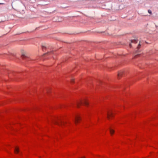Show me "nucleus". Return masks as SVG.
I'll return each instance as SVG.
<instances>
[{
  "instance_id": "nucleus-7",
  "label": "nucleus",
  "mask_w": 158,
  "mask_h": 158,
  "mask_svg": "<svg viewBox=\"0 0 158 158\" xmlns=\"http://www.w3.org/2000/svg\"><path fill=\"white\" fill-rule=\"evenodd\" d=\"M21 57L23 59H26V58H27V56L24 53H22V55H21Z\"/></svg>"
},
{
  "instance_id": "nucleus-14",
  "label": "nucleus",
  "mask_w": 158,
  "mask_h": 158,
  "mask_svg": "<svg viewBox=\"0 0 158 158\" xmlns=\"http://www.w3.org/2000/svg\"><path fill=\"white\" fill-rule=\"evenodd\" d=\"M138 55H139V54H138V55H135V56L134 58H136V57H137V56H138Z\"/></svg>"
},
{
  "instance_id": "nucleus-5",
  "label": "nucleus",
  "mask_w": 158,
  "mask_h": 158,
  "mask_svg": "<svg viewBox=\"0 0 158 158\" xmlns=\"http://www.w3.org/2000/svg\"><path fill=\"white\" fill-rule=\"evenodd\" d=\"M14 151L15 153H19V148L17 147H15L14 149Z\"/></svg>"
},
{
  "instance_id": "nucleus-3",
  "label": "nucleus",
  "mask_w": 158,
  "mask_h": 158,
  "mask_svg": "<svg viewBox=\"0 0 158 158\" xmlns=\"http://www.w3.org/2000/svg\"><path fill=\"white\" fill-rule=\"evenodd\" d=\"M75 122L77 124L79 123L81 120V116L79 114L76 115L74 117Z\"/></svg>"
},
{
  "instance_id": "nucleus-18",
  "label": "nucleus",
  "mask_w": 158,
  "mask_h": 158,
  "mask_svg": "<svg viewBox=\"0 0 158 158\" xmlns=\"http://www.w3.org/2000/svg\"><path fill=\"white\" fill-rule=\"evenodd\" d=\"M72 81H73V80H71V81L72 82Z\"/></svg>"
},
{
  "instance_id": "nucleus-11",
  "label": "nucleus",
  "mask_w": 158,
  "mask_h": 158,
  "mask_svg": "<svg viewBox=\"0 0 158 158\" xmlns=\"http://www.w3.org/2000/svg\"><path fill=\"white\" fill-rule=\"evenodd\" d=\"M41 47L43 51H44L46 50V48L45 46L42 45L41 46Z\"/></svg>"
},
{
  "instance_id": "nucleus-10",
  "label": "nucleus",
  "mask_w": 158,
  "mask_h": 158,
  "mask_svg": "<svg viewBox=\"0 0 158 158\" xmlns=\"http://www.w3.org/2000/svg\"><path fill=\"white\" fill-rule=\"evenodd\" d=\"M141 43H142V42H139V45H138V47L137 48V49L138 50L137 51H138L139 50V48H140V47L141 45Z\"/></svg>"
},
{
  "instance_id": "nucleus-9",
  "label": "nucleus",
  "mask_w": 158,
  "mask_h": 158,
  "mask_svg": "<svg viewBox=\"0 0 158 158\" xmlns=\"http://www.w3.org/2000/svg\"><path fill=\"white\" fill-rule=\"evenodd\" d=\"M123 73V72L122 71H121L119 72L118 74V78H119L120 77H121Z\"/></svg>"
},
{
  "instance_id": "nucleus-17",
  "label": "nucleus",
  "mask_w": 158,
  "mask_h": 158,
  "mask_svg": "<svg viewBox=\"0 0 158 158\" xmlns=\"http://www.w3.org/2000/svg\"><path fill=\"white\" fill-rule=\"evenodd\" d=\"M2 4H3V3H0V5Z\"/></svg>"
},
{
  "instance_id": "nucleus-4",
  "label": "nucleus",
  "mask_w": 158,
  "mask_h": 158,
  "mask_svg": "<svg viewBox=\"0 0 158 158\" xmlns=\"http://www.w3.org/2000/svg\"><path fill=\"white\" fill-rule=\"evenodd\" d=\"M113 116V113L112 112H107V117L108 119H110V118L112 117Z\"/></svg>"
},
{
  "instance_id": "nucleus-1",
  "label": "nucleus",
  "mask_w": 158,
  "mask_h": 158,
  "mask_svg": "<svg viewBox=\"0 0 158 158\" xmlns=\"http://www.w3.org/2000/svg\"><path fill=\"white\" fill-rule=\"evenodd\" d=\"M53 123L59 126L65 125V123L63 120V117L61 116L56 117L52 121Z\"/></svg>"
},
{
  "instance_id": "nucleus-8",
  "label": "nucleus",
  "mask_w": 158,
  "mask_h": 158,
  "mask_svg": "<svg viewBox=\"0 0 158 158\" xmlns=\"http://www.w3.org/2000/svg\"><path fill=\"white\" fill-rule=\"evenodd\" d=\"M109 131L111 135H112L114 133V130L111 128H109Z\"/></svg>"
},
{
  "instance_id": "nucleus-16",
  "label": "nucleus",
  "mask_w": 158,
  "mask_h": 158,
  "mask_svg": "<svg viewBox=\"0 0 158 158\" xmlns=\"http://www.w3.org/2000/svg\"><path fill=\"white\" fill-rule=\"evenodd\" d=\"M47 92L48 93H49V89H47Z\"/></svg>"
},
{
  "instance_id": "nucleus-15",
  "label": "nucleus",
  "mask_w": 158,
  "mask_h": 158,
  "mask_svg": "<svg viewBox=\"0 0 158 158\" xmlns=\"http://www.w3.org/2000/svg\"><path fill=\"white\" fill-rule=\"evenodd\" d=\"M129 47L130 48H131V44H129Z\"/></svg>"
},
{
  "instance_id": "nucleus-2",
  "label": "nucleus",
  "mask_w": 158,
  "mask_h": 158,
  "mask_svg": "<svg viewBox=\"0 0 158 158\" xmlns=\"http://www.w3.org/2000/svg\"><path fill=\"white\" fill-rule=\"evenodd\" d=\"M80 105H85L86 106H88L89 105V102L86 100H84L83 101H80L76 103V106L78 108L80 107Z\"/></svg>"
},
{
  "instance_id": "nucleus-6",
  "label": "nucleus",
  "mask_w": 158,
  "mask_h": 158,
  "mask_svg": "<svg viewBox=\"0 0 158 158\" xmlns=\"http://www.w3.org/2000/svg\"><path fill=\"white\" fill-rule=\"evenodd\" d=\"M53 53V51L50 52H48L46 53H44L43 54V56H47L48 55H51Z\"/></svg>"
},
{
  "instance_id": "nucleus-13",
  "label": "nucleus",
  "mask_w": 158,
  "mask_h": 158,
  "mask_svg": "<svg viewBox=\"0 0 158 158\" xmlns=\"http://www.w3.org/2000/svg\"><path fill=\"white\" fill-rule=\"evenodd\" d=\"M148 13H149L150 14H152V12L151 10H148Z\"/></svg>"
},
{
  "instance_id": "nucleus-12",
  "label": "nucleus",
  "mask_w": 158,
  "mask_h": 158,
  "mask_svg": "<svg viewBox=\"0 0 158 158\" xmlns=\"http://www.w3.org/2000/svg\"><path fill=\"white\" fill-rule=\"evenodd\" d=\"M131 43H137V41L136 40H132L131 41Z\"/></svg>"
}]
</instances>
